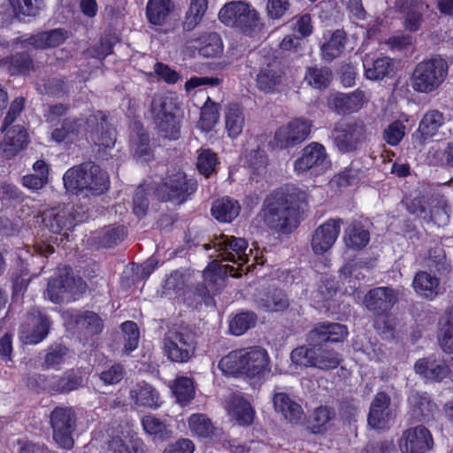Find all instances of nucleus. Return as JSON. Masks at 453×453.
<instances>
[{"instance_id": "09e8293b", "label": "nucleus", "mask_w": 453, "mask_h": 453, "mask_svg": "<svg viewBox=\"0 0 453 453\" xmlns=\"http://www.w3.org/2000/svg\"><path fill=\"white\" fill-rule=\"evenodd\" d=\"M363 268L361 261H349L339 269V279L343 284H349L351 288L356 289L357 283L365 279Z\"/></svg>"}, {"instance_id": "2f4dec72", "label": "nucleus", "mask_w": 453, "mask_h": 453, "mask_svg": "<svg viewBox=\"0 0 453 453\" xmlns=\"http://www.w3.org/2000/svg\"><path fill=\"white\" fill-rule=\"evenodd\" d=\"M70 323H73L76 329L85 335L97 334L103 329L101 318L96 313L89 311L72 315Z\"/></svg>"}, {"instance_id": "49530a36", "label": "nucleus", "mask_w": 453, "mask_h": 453, "mask_svg": "<svg viewBox=\"0 0 453 453\" xmlns=\"http://www.w3.org/2000/svg\"><path fill=\"white\" fill-rule=\"evenodd\" d=\"M191 432L199 437L211 438L217 434V427L211 418L203 413L192 414L188 418Z\"/></svg>"}, {"instance_id": "1a4fd4ad", "label": "nucleus", "mask_w": 453, "mask_h": 453, "mask_svg": "<svg viewBox=\"0 0 453 453\" xmlns=\"http://www.w3.org/2000/svg\"><path fill=\"white\" fill-rule=\"evenodd\" d=\"M50 425L54 441L63 449H71L74 441L75 414L71 408L56 407L50 413Z\"/></svg>"}, {"instance_id": "ea45409f", "label": "nucleus", "mask_w": 453, "mask_h": 453, "mask_svg": "<svg viewBox=\"0 0 453 453\" xmlns=\"http://www.w3.org/2000/svg\"><path fill=\"white\" fill-rule=\"evenodd\" d=\"M67 38L63 29H52L35 35L27 39V42L36 49L54 48L62 44Z\"/></svg>"}, {"instance_id": "7c9ffc66", "label": "nucleus", "mask_w": 453, "mask_h": 453, "mask_svg": "<svg viewBox=\"0 0 453 453\" xmlns=\"http://www.w3.org/2000/svg\"><path fill=\"white\" fill-rule=\"evenodd\" d=\"M174 8L172 0H149L146 5V17L152 25L162 26L166 23Z\"/></svg>"}, {"instance_id": "de8ad7c7", "label": "nucleus", "mask_w": 453, "mask_h": 453, "mask_svg": "<svg viewBox=\"0 0 453 453\" xmlns=\"http://www.w3.org/2000/svg\"><path fill=\"white\" fill-rule=\"evenodd\" d=\"M333 78L330 68L326 66H311L305 73L304 81L307 84L316 89L326 88Z\"/></svg>"}, {"instance_id": "f257e3e1", "label": "nucleus", "mask_w": 453, "mask_h": 453, "mask_svg": "<svg viewBox=\"0 0 453 453\" xmlns=\"http://www.w3.org/2000/svg\"><path fill=\"white\" fill-rule=\"evenodd\" d=\"M307 205V193L291 187L277 190L264 201L261 216L265 224L281 234H289L298 226V216Z\"/></svg>"}, {"instance_id": "5fc2aeb1", "label": "nucleus", "mask_w": 453, "mask_h": 453, "mask_svg": "<svg viewBox=\"0 0 453 453\" xmlns=\"http://www.w3.org/2000/svg\"><path fill=\"white\" fill-rule=\"evenodd\" d=\"M219 105L208 97L200 113L199 127L203 131L208 132L213 128L219 120Z\"/></svg>"}, {"instance_id": "864d4df0", "label": "nucleus", "mask_w": 453, "mask_h": 453, "mask_svg": "<svg viewBox=\"0 0 453 453\" xmlns=\"http://www.w3.org/2000/svg\"><path fill=\"white\" fill-rule=\"evenodd\" d=\"M200 44L197 50L200 56L204 58H215L222 51V42L217 33L203 35L199 39Z\"/></svg>"}, {"instance_id": "72a5a7b5", "label": "nucleus", "mask_w": 453, "mask_h": 453, "mask_svg": "<svg viewBox=\"0 0 453 453\" xmlns=\"http://www.w3.org/2000/svg\"><path fill=\"white\" fill-rule=\"evenodd\" d=\"M27 143V131L21 126H14L7 131L1 147L7 157H14Z\"/></svg>"}, {"instance_id": "cd10ccee", "label": "nucleus", "mask_w": 453, "mask_h": 453, "mask_svg": "<svg viewBox=\"0 0 453 453\" xmlns=\"http://www.w3.org/2000/svg\"><path fill=\"white\" fill-rule=\"evenodd\" d=\"M87 119L79 117H68L63 119L61 127L55 128L51 138L57 142H73L85 129Z\"/></svg>"}, {"instance_id": "39448f33", "label": "nucleus", "mask_w": 453, "mask_h": 453, "mask_svg": "<svg viewBox=\"0 0 453 453\" xmlns=\"http://www.w3.org/2000/svg\"><path fill=\"white\" fill-rule=\"evenodd\" d=\"M195 333L188 327L169 329L163 339V350L171 362L187 363L196 349Z\"/></svg>"}, {"instance_id": "aec40b11", "label": "nucleus", "mask_w": 453, "mask_h": 453, "mask_svg": "<svg viewBox=\"0 0 453 453\" xmlns=\"http://www.w3.org/2000/svg\"><path fill=\"white\" fill-rule=\"evenodd\" d=\"M87 125L91 127L92 139L99 146L110 148L116 142V130L111 127L107 116L103 112L90 115L87 119Z\"/></svg>"}, {"instance_id": "79ce46f5", "label": "nucleus", "mask_w": 453, "mask_h": 453, "mask_svg": "<svg viewBox=\"0 0 453 453\" xmlns=\"http://www.w3.org/2000/svg\"><path fill=\"white\" fill-rule=\"evenodd\" d=\"M0 66L6 68L12 75L27 74L34 70V62L28 53L20 52L1 60Z\"/></svg>"}, {"instance_id": "6e6552de", "label": "nucleus", "mask_w": 453, "mask_h": 453, "mask_svg": "<svg viewBox=\"0 0 453 453\" xmlns=\"http://www.w3.org/2000/svg\"><path fill=\"white\" fill-rule=\"evenodd\" d=\"M367 135L366 126L359 119L338 122L333 130L334 143L342 153L356 150L366 141Z\"/></svg>"}, {"instance_id": "3c124183", "label": "nucleus", "mask_w": 453, "mask_h": 453, "mask_svg": "<svg viewBox=\"0 0 453 453\" xmlns=\"http://www.w3.org/2000/svg\"><path fill=\"white\" fill-rule=\"evenodd\" d=\"M342 361L341 355L333 349L315 347L316 368L320 370H333L337 368Z\"/></svg>"}, {"instance_id": "bf43d9fd", "label": "nucleus", "mask_w": 453, "mask_h": 453, "mask_svg": "<svg viewBox=\"0 0 453 453\" xmlns=\"http://www.w3.org/2000/svg\"><path fill=\"white\" fill-rule=\"evenodd\" d=\"M256 321L257 316L254 312H241L230 321L229 330L234 335H242L254 326Z\"/></svg>"}, {"instance_id": "69168bd1", "label": "nucleus", "mask_w": 453, "mask_h": 453, "mask_svg": "<svg viewBox=\"0 0 453 453\" xmlns=\"http://www.w3.org/2000/svg\"><path fill=\"white\" fill-rule=\"evenodd\" d=\"M122 331L125 334L124 350L129 353L135 349L139 342V330L133 321H126L122 324Z\"/></svg>"}, {"instance_id": "603ef678", "label": "nucleus", "mask_w": 453, "mask_h": 453, "mask_svg": "<svg viewBox=\"0 0 453 453\" xmlns=\"http://www.w3.org/2000/svg\"><path fill=\"white\" fill-rule=\"evenodd\" d=\"M245 4L242 1L226 4L219 11V19L228 27H239Z\"/></svg>"}, {"instance_id": "4d7b16f0", "label": "nucleus", "mask_w": 453, "mask_h": 453, "mask_svg": "<svg viewBox=\"0 0 453 453\" xmlns=\"http://www.w3.org/2000/svg\"><path fill=\"white\" fill-rule=\"evenodd\" d=\"M44 0H9L15 15L20 17H35L42 10Z\"/></svg>"}, {"instance_id": "4468645a", "label": "nucleus", "mask_w": 453, "mask_h": 453, "mask_svg": "<svg viewBox=\"0 0 453 453\" xmlns=\"http://www.w3.org/2000/svg\"><path fill=\"white\" fill-rule=\"evenodd\" d=\"M398 302L396 291L388 287H377L369 290L364 297L365 307L374 316H382Z\"/></svg>"}, {"instance_id": "f03ea898", "label": "nucleus", "mask_w": 453, "mask_h": 453, "mask_svg": "<svg viewBox=\"0 0 453 453\" xmlns=\"http://www.w3.org/2000/svg\"><path fill=\"white\" fill-rule=\"evenodd\" d=\"M63 182L67 192L85 196L102 195L110 186L107 172L93 162H85L68 169L63 176Z\"/></svg>"}, {"instance_id": "7ed1b4c3", "label": "nucleus", "mask_w": 453, "mask_h": 453, "mask_svg": "<svg viewBox=\"0 0 453 453\" xmlns=\"http://www.w3.org/2000/svg\"><path fill=\"white\" fill-rule=\"evenodd\" d=\"M178 109V99L171 93L156 95L151 101L150 112L156 128L169 140H177L180 135Z\"/></svg>"}, {"instance_id": "58836bf2", "label": "nucleus", "mask_w": 453, "mask_h": 453, "mask_svg": "<svg viewBox=\"0 0 453 453\" xmlns=\"http://www.w3.org/2000/svg\"><path fill=\"white\" fill-rule=\"evenodd\" d=\"M208 9V0H190L182 21L184 31H193L203 20Z\"/></svg>"}, {"instance_id": "423d86ee", "label": "nucleus", "mask_w": 453, "mask_h": 453, "mask_svg": "<svg viewBox=\"0 0 453 453\" xmlns=\"http://www.w3.org/2000/svg\"><path fill=\"white\" fill-rule=\"evenodd\" d=\"M86 288L85 281L81 278H75L72 268L65 266L59 269L58 276L49 281L47 296L55 303L71 302L78 299Z\"/></svg>"}, {"instance_id": "13d9d810", "label": "nucleus", "mask_w": 453, "mask_h": 453, "mask_svg": "<svg viewBox=\"0 0 453 453\" xmlns=\"http://www.w3.org/2000/svg\"><path fill=\"white\" fill-rule=\"evenodd\" d=\"M219 368L224 373H243L242 349L232 351L226 357H222L219 363Z\"/></svg>"}, {"instance_id": "052dcab7", "label": "nucleus", "mask_w": 453, "mask_h": 453, "mask_svg": "<svg viewBox=\"0 0 453 453\" xmlns=\"http://www.w3.org/2000/svg\"><path fill=\"white\" fill-rule=\"evenodd\" d=\"M172 388L177 401L182 405H186L194 397L193 381L189 378H178Z\"/></svg>"}, {"instance_id": "e2e57ef3", "label": "nucleus", "mask_w": 453, "mask_h": 453, "mask_svg": "<svg viewBox=\"0 0 453 453\" xmlns=\"http://www.w3.org/2000/svg\"><path fill=\"white\" fill-rule=\"evenodd\" d=\"M291 361L304 367H316L315 347L299 346L294 349L290 354Z\"/></svg>"}, {"instance_id": "a878e982", "label": "nucleus", "mask_w": 453, "mask_h": 453, "mask_svg": "<svg viewBox=\"0 0 453 453\" xmlns=\"http://www.w3.org/2000/svg\"><path fill=\"white\" fill-rule=\"evenodd\" d=\"M129 399L134 408L157 409L160 403L158 392L148 383H139L129 390Z\"/></svg>"}, {"instance_id": "c9c22d12", "label": "nucleus", "mask_w": 453, "mask_h": 453, "mask_svg": "<svg viewBox=\"0 0 453 453\" xmlns=\"http://www.w3.org/2000/svg\"><path fill=\"white\" fill-rule=\"evenodd\" d=\"M439 279L430 273L420 271L413 279V288L418 295L432 300L439 294Z\"/></svg>"}, {"instance_id": "f704fd0d", "label": "nucleus", "mask_w": 453, "mask_h": 453, "mask_svg": "<svg viewBox=\"0 0 453 453\" xmlns=\"http://www.w3.org/2000/svg\"><path fill=\"white\" fill-rule=\"evenodd\" d=\"M228 411L232 418L243 426L251 424L255 414L250 403L238 395L230 397Z\"/></svg>"}, {"instance_id": "f8f14e48", "label": "nucleus", "mask_w": 453, "mask_h": 453, "mask_svg": "<svg viewBox=\"0 0 453 453\" xmlns=\"http://www.w3.org/2000/svg\"><path fill=\"white\" fill-rule=\"evenodd\" d=\"M433 447V436L422 425L404 430L399 440V449L402 453H426Z\"/></svg>"}, {"instance_id": "c756f323", "label": "nucleus", "mask_w": 453, "mask_h": 453, "mask_svg": "<svg viewBox=\"0 0 453 453\" xmlns=\"http://www.w3.org/2000/svg\"><path fill=\"white\" fill-rule=\"evenodd\" d=\"M273 406L277 412L291 423H299L303 418L301 405L285 393H276L273 395Z\"/></svg>"}, {"instance_id": "f3484780", "label": "nucleus", "mask_w": 453, "mask_h": 453, "mask_svg": "<svg viewBox=\"0 0 453 453\" xmlns=\"http://www.w3.org/2000/svg\"><path fill=\"white\" fill-rule=\"evenodd\" d=\"M341 219H328L314 231L311 246L314 253L324 254L332 248L341 230Z\"/></svg>"}, {"instance_id": "9d476101", "label": "nucleus", "mask_w": 453, "mask_h": 453, "mask_svg": "<svg viewBox=\"0 0 453 453\" xmlns=\"http://www.w3.org/2000/svg\"><path fill=\"white\" fill-rule=\"evenodd\" d=\"M311 127V122L309 120L295 119L277 129L273 136V143L281 150L293 148L308 138Z\"/></svg>"}, {"instance_id": "e433bc0d", "label": "nucleus", "mask_w": 453, "mask_h": 453, "mask_svg": "<svg viewBox=\"0 0 453 453\" xmlns=\"http://www.w3.org/2000/svg\"><path fill=\"white\" fill-rule=\"evenodd\" d=\"M400 11L404 14L403 27L410 32L418 31L423 23V4L420 2H403L399 5Z\"/></svg>"}, {"instance_id": "0eeeda50", "label": "nucleus", "mask_w": 453, "mask_h": 453, "mask_svg": "<svg viewBox=\"0 0 453 453\" xmlns=\"http://www.w3.org/2000/svg\"><path fill=\"white\" fill-rule=\"evenodd\" d=\"M196 188L197 182L195 179L188 178L183 172H178L158 184L156 196L161 202L180 204L195 193Z\"/></svg>"}, {"instance_id": "412c9836", "label": "nucleus", "mask_w": 453, "mask_h": 453, "mask_svg": "<svg viewBox=\"0 0 453 453\" xmlns=\"http://www.w3.org/2000/svg\"><path fill=\"white\" fill-rule=\"evenodd\" d=\"M326 157V150L319 142H311L302 150L301 156L294 162V170L298 174L322 165Z\"/></svg>"}, {"instance_id": "37998d69", "label": "nucleus", "mask_w": 453, "mask_h": 453, "mask_svg": "<svg viewBox=\"0 0 453 453\" xmlns=\"http://www.w3.org/2000/svg\"><path fill=\"white\" fill-rule=\"evenodd\" d=\"M226 129L228 135L236 138L242 132L245 119L242 109L237 104H230L225 112Z\"/></svg>"}, {"instance_id": "ddd939ff", "label": "nucleus", "mask_w": 453, "mask_h": 453, "mask_svg": "<svg viewBox=\"0 0 453 453\" xmlns=\"http://www.w3.org/2000/svg\"><path fill=\"white\" fill-rule=\"evenodd\" d=\"M283 72L277 58L273 55H264L261 67L256 77L257 87L260 91L271 93L281 84Z\"/></svg>"}, {"instance_id": "a211bd4d", "label": "nucleus", "mask_w": 453, "mask_h": 453, "mask_svg": "<svg viewBox=\"0 0 453 453\" xmlns=\"http://www.w3.org/2000/svg\"><path fill=\"white\" fill-rule=\"evenodd\" d=\"M391 398L385 392H379L372 399L367 417L368 426L373 429L381 430L388 426L392 419L390 408Z\"/></svg>"}, {"instance_id": "bb28decb", "label": "nucleus", "mask_w": 453, "mask_h": 453, "mask_svg": "<svg viewBox=\"0 0 453 453\" xmlns=\"http://www.w3.org/2000/svg\"><path fill=\"white\" fill-rule=\"evenodd\" d=\"M445 118L442 112L438 110L428 111L422 118L415 139L419 144H425L426 142L435 135L439 128L444 124Z\"/></svg>"}, {"instance_id": "a18cd8bd", "label": "nucleus", "mask_w": 453, "mask_h": 453, "mask_svg": "<svg viewBox=\"0 0 453 453\" xmlns=\"http://www.w3.org/2000/svg\"><path fill=\"white\" fill-rule=\"evenodd\" d=\"M257 305L267 311H280L288 307L286 295L280 289H273L257 299Z\"/></svg>"}, {"instance_id": "2eb2a0df", "label": "nucleus", "mask_w": 453, "mask_h": 453, "mask_svg": "<svg viewBox=\"0 0 453 453\" xmlns=\"http://www.w3.org/2000/svg\"><path fill=\"white\" fill-rule=\"evenodd\" d=\"M49 319L38 310L27 314V321L21 326L20 338L26 344L41 342L49 333Z\"/></svg>"}, {"instance_id": "393cba45", "label": "nucleus", "mask_w": 453, "mask_h": 453, "mask_svg": "<svg viewBox=\"0 0 453 453\" xmlns=\"http://www.w3.org/2000/svg\"><path fill=\"white\" fill-rule=\"evenodd\" d=\"M243 373L255 377L267 370L269 360L266 351L261 347L242 349Z\"/></svg>"}, {"instance_id": "c03bdc74", "label": "nucleus", "mask_w": 453, "mask_h": 453, "mask_svg": "<svg viewBox=\"0 0 453 453\" xmlns=\"http://www.w3.org/2000/svg\"><path fill=\"white\" fill-rule=\"evenodd\" d=\"M141 423L145 434L153 437V440L165 441L171 437L166 424L152 414L144 415Z\"/></svg>"}, {"instance_id": "20e7f679", "label": "nucleus", "mask_w": 453, "mask_h": 453, "mask_svg": "<svg viewBox=\"0 0 453 453\" xmlns=\"http://www.w3.org/2000/svg\"><path fill=\"white\" fill-rule=\"evenodd\" d=\"M449 72L448 62L435 56L418 63L411 77V88L419 93H431L445 81Z\"/></svg>"}, {"instance_id": "a19ab883", "label": "nucleus", "mask_w": 453, "mask_h": 453, "mask_svg": "<svg viewBox=\"0 0 453 453\" xmlns=\"http://www.w3.org/2000/svg\"><path fill=\"white\" fill-rule=\"evenodd\" d=\"M345 43L346 33L343 30H335L332 33L328 41L320 47L322 58L325 61L331 62L339 58L345 48Z\"/></svg>"}, {"instance_id": "680f3d73", "label": "nucleus", "mask_w": 453, "mask_h": 453, "mask_svg": "<svg viewBox=\"0 0 453 453\" xmlns=\"http://www.w3.org/2000/svg\"><path fill=\"white\" fill-rule=\"evenodd\" d=\"M217 164V154L211 150L203 149L198 151L196 167L203 175L209 177L215 172Z\"/></svg>"}, {"instance_id": "6ab92c4d", "label": "nucleus", "mask_w": 453, "mask_h": 453, "mask_svg": "<svg viewBox=\"0 0 453 453\" xmlns=\"http://www.w3.org/2000/svg\"><path fill=\"white\" fill-rule=\"evenodd\" d=\"M43 226L53 234L68 236V231L72 230L76 219L73 212L67 209H50L42 215Z\"/></svg>"}, {"instance_id": "338daca9", "label": "nucleus", "mask_w": 453, "mask_h": 453, "mask_svg": "<svg viewBox=\"0 0 453 453\" xmlns=\"http://www.w3.org/2000/svg\"><path fill=\"white\" fill-rule=\"evenodd\" d=\"M83 380L73 373L65 374L55 380L53 388L58 392H70L81 387Z\"/></svg>"}, {"instance_id": "8fccbe9b", "label": "nucleus", "mask_w": 453, "mask_h": 453, "mask_svg": "<svg viewBox=\"0 0 453 453\" xmlns=\"http://www.w3.org/2000/svg\"><path fill=\"white\" fill-rule=\"evenodd\" d=\"M438 342L444 352H453V307L446 311L438 333Z\"/></svg>"}, {"instance_id": "c85d7f7f", "label": "nucleus", "mask_w": 453, "mask_h": 453, "mask_svg": "<svg viewBox=\"0 0 453 453\" xmlns=\"http://www.w3.org/2000/svg\"><path fill=\"white\" fill-rule=\"evenodd\" d=\"M365 77L371 81L382 80L385 77H392L396 73V61L388 58H379L371 62L364 63Z\"/></svg>"}, {"instance_id": "5701e85b", "label": "nucleus", "mask_w": 453, "mask_h": 453, "mask_svg": "<svg viewBox=\"0 0 453 453\" xmlns=\"http://www.w3.org/2000/svg\"><path fill=\"white\" fill-rule=\"evenodd\" d=\"M364 101V93L357 90L353 93H334L328 98V106L340 115H346L358 111Z\"/></svg>"}, {"instance_id": "0e129e2a", "label": "nucleus", "mask_w": 453, "mask_h": 453, "mask_svg": "<svg viewBox=\"0 0 453 453\" xmlns=\"http://www.w3.org/2000/svg\"><path fill=\"white\" fill-rule=\"evenodd\" d=\"M259 13L248 3L245 4L239 27L244 33H250L259 27Z\"/></svg>"}, {"instance_id": "b1692460", "label": "nucleus", "mask_w": 453, "mask_h": 453, "mask_svg": "<svg viewBox=\"0 0 453 453\" xmlns=\"http://www.w3.org/2000/svg\"><path fill=\"white\" fill-rule=\"evenodd\" d=\"M239 277L234 266L220 265L213 261L203 271L204 283L208 291L216 292L225 286L227 275Z\"/></svg>"}, {"instance_id": "473e14b6", "label": "nucleus", "mask_w": 453, "mask_h": 453, "mask_svg": "<svg viewBox=\"0 0 453 453\" xmlns=\"http://www.w3.org/2000/svg\"><path fill=\"white\" fill-rule=\"evenodd\" d=\"M241 206L238 201L225 196L212 203L211 215L220 222H231L240 213Z\"/></svg>"}, {"instance_id": "6e6d98bb", "label": "nucleus", "mask_w": 453, "mask_h": 453, "mask_svg": "<svg viewBox=\"0 0 453 453\" xmlns=\"http://www.w3.org/2000/svg\"><path fill=\"white\" fill-rule=\"evenodd\" d=\"M370 240V234L364 229L360 224L354 223L349 226L346 245L353 250H361L367 245Z\"/></svg>"}, {"instance_id": "dca6fc26", "label": "nucleus", "mask_w": 453, "mask_h": 453, "mask_svg": "<svg viewBox=\"0 0 453 453\" xmlns=\"http://www.w3.org/2000/svg\"><path fill=\"white\" fill-rule=\"evenodd\" d=\"M348 334L347 327L339 323L317 324L306 335L310 346L322 347L326 342H342Z\"/></svg>"}, {"instance_id": "9b49d317", "label": "nucleus", "mask_w": 453, "mask_h": 453, "mask_svg": "<svg viewBox=\"0 0 453 453\" xmlns=\"http://www.w3.org/2000/svg\"><path fill=\"white\" fill-rule=\"evenodd\" d=\"M213 247L219 252L221 260L233 262L238 269L249 261L246 253L248 242L243 238L221 234L213 240Z\"/></svg>"}, {"instance_id": "774afa93", "label": "nucleus", "mask_w": 453, "mask_h": 453, "mask_svg": "<svg viewBox=\"0 0 453 453\" xmlns=\"http://www.w3.org/2000/svg\"><path fill=\"white\" fill-rule=\"evenodd\" d=\"M67 352V348L60 344L50 347L44 357L43 365L46 368L59 365L65 361Z\"/></svg>"}, {"instance_id": "4be33fe9", "label": "nucleus", "mask_w": 453, "mask_h": 453, "mask_svg": "<svg viewBox=\"0 0 453 453\" xmlns=\"http://www.w3.org/2000/svg\"><path fill=\"white\" fill-rule=\"evenodd\" d=\"M414 370L417 373L434 381H441L450 373L446 361L434 356L418 359L415 363Z\"/></svg>"}, {"instance_id": "4c0bfd02", "label": "nucleus", "mask_w": 453, "mask_h": 453, "mask_svg": "<svg viewBox=\"0 0 453 453\" xmlns=\"http://www.w3.org/2000/svg\"><path fill=\"white\" fill-rule=\"evenodd\" d=\"M412 417L418 420H426L433 416L436 405L426 395L412 392L409 398Z\"/></svg>"}]
</instances>
